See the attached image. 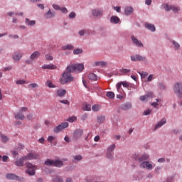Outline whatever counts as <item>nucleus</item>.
<instances>
[{"mask_svg":"<svg viewBox=\"0 0 182 182\" xmlns=\"http://www.w3.org/2000/svg\"><path fill=\"white\" fill-rule=\"evenodd\" d=\"M9 70H12V66H8L4 68V72H9Z\"/></svg>","mask_w":182,"mask_h":182,"instance_id":"nucleus-54","label":"nucleus"},{"mask_svg":"<svg viewBox=\"0 0 182 182\" xmlns=\"http://www.w3.org/2000/svg\"><path fill=\"white\" fill-rule=\"evenodd\" d=\"M111 23H119L120 18L116 16H112L110 18Z\"/></svg>","mask_w":182,"mask_h":182,"instance_id":"nucleus-23","label":"nucleus"},{"mask_svg":"<svg viewBox=\"0 0 182 182\" xmlns=\"http://www.w3.org/2000/svg\"><path fill=\"white\" fill-rule=\"evenodd\" d=\"M154 95L152 92H147L145 95L141 96L140 97V100L141 102H147L149 101V99H152Z\"/></svg>","mask_w":182,"mask_h":182,"instance_id":"nucleus-11","label":"nucleus"},{"mask_svg":"<svg viewBox=\"0 0 182 182\" xmlns=\"http://www.w3.org/2000/svg\"><path fill=\"white\" fill-rule=\"evenodd\" d=\"M92 109L93 112H99L100 110V105H95L92 107Z\"/></svg>","mask_w":182,"mask_h":182,"instance_id":"nucleus-37","label":"nucleus"},{"mask_svg":"<svg viewBox=\"0 0 182 182\" xmlns=\"http://www.w3.org/2000/svg\"><path fill=\"white\" fill-rule=\"evenodd\" d=\"M68 16L70 19H73L74 18H76V13L72 11Z\"/></svg>","mask_w":182,"mask_h":182,"instance_id":"nucleus-51","label":"nucleus"},{"mask_svg":"<svg viewBox=\"0 0 182 182\" xmlns=\"http://www.w3.org/2000/svg\"><path fill=\"white\" fill-rule=\"evenodd\" d=\"M83 69H85V65H83V64H71L68 65L67 71H65L60 77V82L61 85H66L67 83L73 82L75 79L72 76L71 73L75 72V70L82 72Z\"/></svg>","mask_w":182,"mask_h":182,"instance_id":"nucleus-1","label":"nucleus"},{"mask_svg":"<svg viewBox=\"0 0 182 182\" xmlns=\"http://www.w3.org/2000/svg\"><path fill=\"white\" fill-rule=\"evenodd\" d=\"M37 6L40 8V9H45V6L42 4H37Z\"/></svg>","mask_w":182,"mask_h":182,"instance_id":"nucleus-60","label":"nucleus"},{"mask_svg":"<svg viewBox=\"0 0 182 182\" xmlns=\"http://www.w3.org/2000/svg\"><path fill=\"white\" fill-rule=\"evenodd\" d=\"M22 53H15L14 54H13L12 55V58L14 59V60H15L16 62H19V60H21V59L22 58Z\"/></svg>","mask_w":182,"mask_h":182,"instance_id":"nucleus-16","label":"nucleus"},{"mask_svg":"<svg viewBox=\"0 0 182 182\" xmlns=\"http://www.w3.org/2000/svg\"><path fill=\"white\" fill-rule=\"evenodd\" d=\"M131 60L132 62H144V60H146V57L141 56L140 55H132Z\"/></svg>","mask_w":182,"mask_h":182,"instance_id":"nucleus-10","label":"nucleus"},{"mask_svg":"<svg viewBox=\"0 0 182 182\" xmlns=\"http://www.w3.org/2000/svg\"><path fill=\"white\" fill-rule=\"evenodd\" d=\"M82 136H83V129H77L73 132V140H79Z\"/></svg>","mask_w":182,"mask_h":182,"instance_id":"nucleus-6","label":"nucleus"},{"mask_svg":"<svg viewBox=\"0 0 182 182\" xmlns=\"http://www.w3.org/2000/svg\"><path fill=\"white\" fill-rule=\"evenodd\" d=\"M146 5H151V0H145Z\"/></svg>","mask_w":182,"mask_h":182,"instance_id":"nucleus-64","label":"nucleus"},{"mask_svg":"<svg viewBox=\"0 0 182 182\" xmlns=\"http://www.w3.org/2000/svg\"><path fill=\"white\" fill-rule=\"evenodd\" d=\"M24 160H26V159H23V156L19 159L18 161L15 162L16 166H17L18 167H22V166H23Z\"/></svg>","mask_w":182,"mask_h":182,"instance_id":"nucleus-25","label":"nucleus"},{"mask_svg":"<svg viewBox=\"0 0 182 182\" xmlns=\"http://www.w3.org/2000/svg\"><path fill=\"white\" fill-rule=\"evenodd\" d=\"M25 83H26L25 80H18L16 81V85H25Z\"/></svg>","mask_w":182,"mask_h":182,"instance_id":"nucleus-49","label":"nucleus"},{"mask_svg":"<svg viewBox=\"0 0 182 182\" xmlns=\"http://www.w3.org/2000/svg\"><path fill=\"white\" fill-rule=\"evenodd\" d=\"M56 65L53 64H47L42 66V69H48V70H53L56 69Z\"/></svg>","mask_w":182,"mask_h":182,"instance_id":"nucleus-18","label":"nucleus"},{"mask_svg":"<svg viewBox=\"0 0 182 182\" xmlns=\"http://www.w3.org/2000/svg\"><path fill=\"white\" fill-rule=\"evenodd\" d=\"M14 117H15V119H17L18 120L25 119V115L21 112L14 114Z\"/></svg>","mask_w":182,"mask_h":182,"instance_id":"nucleus-19","label":"nucleus"},{"mask_svg":"<svg viewBox=\"0 0 182 182\" xmlns=\"http://www.w3.org/2000/svg\"><path fill=\"white\" fill-rule=\"evenodd\" d=\"M173 92L178 97H182V83L176 82L173 86Z\"/></svg>","mask_w":182,"mask_h":182,"instance_id":"nucleus-3","label":"nucleus"},{"mask_svg":"<svg viewBox=\"0 0 182 182\" xmlns=\"http://www.w3.org/2000/svg\"><path fill=\"white\" fill-rule=\"evenodd\" d=\"M28 89H36L39 87V85L37 83H31L28 85Z\"/></svg>","mask_w":182,"mask_h":182,"instance_id":"nucleus-36","label":"nucleus"},{"mask_svg":"<svg viewBox=\"0 0 182 182\" xmlns=\"http://www.w3.org/2000/svg\"><path fill=\"white\" fill-rule=\"evenodd\" d=\"M26 23L28 26H35V25H36V21L35 20H30L29 18H26Z\"/></svg>","mask_w":182,"mask_h":182,"instance_id":"nucleus-22","label":"nucleus"},{"mask_svg":"<svg viewBox=\"0 0 182 182\" xmlns=\"http://www.w3.org/2000/svg\"><path fill=\"white\" fill-rule=\"evenodd\" d=\"M91 109H92V105H90V104H86L83 107V110L87 112H90V110Z\"/></svg>","mask_w":182,"mask_h":182,"instance_id":"nucleus-38","label":"nucleus"},{"mask_svg":"<svg viewBox=\"0 0 182 182\" xmlns=\"http://www.w3.org/2000/svg\"><path fill=\"white\" fill-rule=\"evenodd\" d=\"M92 15L93 16H102V15H103V12L102 10L94 9L92 10Z\"/></svg>","mask_w":182,"mask_h":182,"instance_id":"nucleus-21","label":"nucleus"},{"mask_svg":"<svg viewBox=\"0 0 182 182\" xmlns=\"http://www.w3.org/2000/svg\"><path fill=\"white\" fill-rule=\"evenodd\" d=\"M6 178H8V180H16L17 181H23V180H25L23 178H20L14 173H7Z\"/></svg>","mask_w":182,"mask_h":182,"instance_id":"nucleus-8","label":"nucleus"},{"mask_svg":"<svg viewBox=\"0 0 182 182\" xmlns=\"http://www.w3.org/2000/svg\"><path fill=\"white\" fill-rule=\"evenodd\" d=\"M46 86H47V87H50V88H55V87H56V85H53V83L50 80H47L46 82Z\"/></svg>","mask_w":182,"mask_h":182,"instance_id":"nucleus-31","label":"nucleus"},{"mask_svg":"<svg viewBox=\"0 0 182 182\" xmlns=\"http://www.w3.org/2000/svg\"><path fill=\"white\" fill-rule=\"evenodd\" d=\"M153 80V75H150L148 78H147V81L148 82H151Z\"/></svg>","mask_w":182,"mask_h":182,"instance_id":"nucleus-62","label":"nucleus"},{"mask_svg":"<svg viewBox=\"0 0 182 182\" xmlns=\"http://www.w3.org/2000/svg\"><path fill=\"white\" fill-rule=\"evenodd\" d=\"M125 15H131V14H133V9L132 7L127 6L124 9Z\"/></svg>","mask_w":182,"mask_h":182,"instance_id":"nucleus-27","label":"nucleus"},{"mask_svg":"<svg viewBox=\"0 0 182 182\" xmlns=\"http://www.w3.org/2000/svg\"><path fill=\"white\" fill-rule=\"evenodd\" d=\"M173 45L174 46V49H180V44L176 41H173Z\"/></svg>","mask_w":182,"mask_h":182,"instance_id":"nucleus-50","label":"nucleus"},{"mask_svg":"<svg viewBox=\"0 0 182 182\" xmlns=\"http://www.w3.org/2000/svg\"><path fill=\"white\" fill-rule=\"evenodd\" d=\"M119 84H121V86L122 85V86L124 87H129L130 86V85L129 84V82H127V81H124V82H119Z\"/></svg>","mask_w":182,"mask_h":182,"instance_id":"nucleus-42","label":"nucleus"},{"mask_svg":"<svg viewBox=\"0 0 182 182\" xmlns=\"http://www.w3.org/2000/svg\"><path fill=\"white\" fill-rule=\"evenodd\" d=\"M44 164L46 166H54V167L63 166V161L59 160L46 159Z\"/></svg>","mask_w":182,"mask_h":182,"instance_id":"nucleus-2","label":"nucleus"},{"mask_svg":"<svg viewBox=\"0 0 182 182\" xmlns=\"http://www.w3.org/2000/svg\"><path fill=\"white\" fill-rule=\"evenodd\" d=\"M82 120H86L87 119V114H84L82 117Z\"/></svg>","mask_w":182,"mask_h":182,"instance_id":"nucleus-63","label":"nucleus"},{"mask_svg":"<svg viewBox=\"0 0 182 182\" xmlns=\"http://www.w3.org/2000/svg\"><path fill=\"white\" fill-rule=\"evenodd\" d=\"M65 95H66V90L59 89L57 90V96H59L60 97H63Z\"/></svg>","mask_w":182,"mask_h":182,"instance_id":"nucleus-24","label":"nucleus"},{"mask_svg":"<svg viewBox=\"0 0 182 182\" xmlns=\"http://www.w3.org/2000/svg\"><path fill=\"white\" fill-rule=\"evenodd\" d=\"M115 148H116V145L115 144H112L108 148V152L112 153V151H113Z\"/></svg>","mask_w":182,"mask_h":182,"instance_id":"nucleus-43","label":"nucleus"},{"mask_svg":"<svg viewBox=\"0 0 182 182\" xmlns=\"http://www.w3.org/2000/svg\"><path fill=\"white\" fill-rule=\"evenodd\" d=\"M1 140H2L3 143H6V141H8V140H9L8 136H6L5 135H1Z\"/></svg>","mask_w":182,"mask_h":182,"instance_id":"nucleus-47","label":"nucleus"},{"mask_svg":"<svg viewBox=\"0 0 182 182\" xmlns=\"http://www.w3.org/2000/svg\"><path fill=\"white\" fill-rule=\"evenodd\" d=\"M105 117L104 116H100L97 117L98 123H103L105 122Z\"/></svg>","mask_w":182,"mask_h":182,"instance_id":"nucleus-45","label":"nucleus"},{"mask_svg":"<svg viewBox=\"0 0 182 182\" xmlns=\"http://www.w3.org/2000/svg\"><path fill=\"white\" fill-rule=\"evenodd\" d=\"M139 75H141V77L142 79H144V78L147 76V73H144V74L139 73Z\"/></svg>","mask_w":182,"mask_h":182,"instance_id":"nucleus-59","label":"nucleus"},{"mask_svg":"<svg viewBox=\"0 0 182 182\" xmlns=\"http://www.w3.org/2000/svg\"><path fill=\"white\" fill-rule=\"evenodd\" d=\"M88 79L90 80H97V75L95 73H90L88 75Z\"/></svg>","mask_w":182,"mask_h":182,"instance_id":"nucleus-29","label":"nucleus"},{"mask_svg":"<svg viewBox=\"0 0 182 182\" xmlns=\"http://www.w3.org/2000/svg\"><path fill=\"white\" fill-rule=\"evenodd\" d=\"M60 11H61V12L63 14H68V9H66L65 7H63V8L60 9Z\"/></svg>","mask_w":182,"mask_h":182,"instance_id":"nucleus-58","label":"nucleus"},{"mask_svg":"<svg viewBox=\"0 0 182 182\" xmlns=\"http://www.w3.org/2000/svg\"><path fill=\"white\" fill-rule=\"evenodd\" d=\"M133 159H134V160H136V161H144V160H149V159H150V156L146 154H144L141 157H139V154H135L134 155H133Z\"/></svg>","mask_w":182,"mask_h":182,"instance_id":"nucleus-7","label":"nucleus"},{"mask_svg":"<svg viewBox=\"0 0 182 182\" xmlns=\"http://www.w3.org/2000/svg\"><path fill=\"white\" fill-rule=\"evenodd\" d=\"M96 66H106L107 65V63L105 61H97L95 63Z\"/></svg>","mask_w":182,"mask_h":182,"instance_id":"nucleus-35","label":"nucleus"},{"mask_svg":"<svg viewBox=\"0 0 182 182\" xmlns=\"http://www.w3.org/2000/svg\"><path fill=\"white\" fill-rule=\"evenodd\" d=\"M77 120V118H76V117H71L68 119V122H69V123H73V122H76Z\"/></svg>","mask_w":182,"mask_h":182,"instance_id":"nucleus-40","label":"nucleus"},{"mask_svg":"<svg viewBox=\"0 0 182 182\" xmlns=\"http://www.w3.org/2000/svg\"><path fill=\"white\" fill-rule=\"evenodd\" d=\"M8 15H9V16H12V15H18V16H22L23 15V13L9 12Z\"/></svg>","mask_w":182,"mask_h":182,"instance_id":"nucleus-44","label":"nucleus"},{"mask_svg":"<svg viewBox=\"0 0 182 182\" xmlns=\"http://www.w3.org/2000/svg\"><path fill=\"white\" fill-rule=\"evenodd\" d=\"M114 11H116L117 12H120L121 11V8L119 6H114Z\"/></svg>","mask_w":182,"mask_h":182,"instance_id":"nucleus-61","label":"nucleus"},{"mask_svg":"<svg viewBox=\"0 0 182 182\" xmlns=\"http://www.w3.org/2000/svg\"><path fill=\"white\" fill-rule=\"evenodd\" d=\"M120 73H122V75H129L131 72L130 69H127V68H121L119 70Z\"/></svg>","mask_w":182,"mask_h":182,"instance_id":"nucleus-28","label":"nucleus"},{"mask_svg":"<svg viewBox=\"0 0 182 182\" xmlns=\"http://www.w3.org/2000/svg\"><path fill=\"white\" fill-rule=\"evenodd\" d=\"M23 159L26 160H36L37 159H39V155L37 154L29 153L26 156H24Z\"/></svg>","mask_w":182,"mask_h":182,"instance_id":"nucleus-12","label":"nucleus"},{"mask_svg":"<svg viewBox=\"0 0 182 182\" xmlns=\"http://www.w3.org/2000/svg\"><path fill=\"white\" fill-rule=\"evenodd\" d=\"M44 16L46 19H49L55 16V13H52V11L48 10V11L44 15Z\"/></svg>","mask_w":182,"mask_h":182,"instance_id":"nucleus-26","label":"nucleus"},{"mask_svg":"<svg viewBox=\"0 0 182 182\" xmlns=\"http://www.w3.org/2000/svg\"><path fill=\"white\" fill-rule=\"evenodd\" d=\"M74 160H75V161H80V160H82V156L80 155L74 156Z\"/></svg>","mask_w":182,"mask_h":182,"instance_id":"nucleus-52","label":"nucleus"},{"mask_svg":"<svg viewBox=\"0 0 182 182\" xmlns=\"http://www.w3.org/2000/svg\"><path fill=\"white\" fill-rule=\"evenodd\" d=\"M132 108V104H124L122 106V109L123 110H129V109Z\"/></svg>","mask_w":182,"mask_h":182,"instance_id":"nucleus-34","label":"nucleus"},{"mask_svg":"<svg viewBox=\"0 0 182 182\" xmlns=\"http://www.w3.org/2000/svg\"><path fill=\"white\" fill-rule=\"evenodd\" d=\"M53 181L54 182H63V179H62V178H60L59 176H55L53 178Z\"/></svg>","mask_w":182,"mask_h":182,"instance_id":"nucleus-39","label":"nucleus"},{"mask_svg":"<svg viewBox=\"0 0 182 182\" xmlns=\"http://www.w3.org/2000/svg\"><path fill=\"white\" fill-rule=\"evenodd\" d=\"M46 60H53V57L49 54L45 55Z\"/></svg>","mask_w":182,"mask_h":182,"instance_id":"nucleus-48","label":"nucleus"},{"mask_svg":"<svg viewBox=\"0 0 182 182\" xmlns=\"http://www.w3.org/2000/svg\"><path fill=\"white\" fill-rule=\"evenodd\" d=\"M131 39L133 42L134 45H136V46H138V48H143V43H141V41H139V39H137L136 37H134V36H132L131 37Z\"/></svg>","mask_w":182,"mask_h":182,"instance_id":"nucleus-14","label":"nucleus"},{"mask_svg":"<svg viewBox=\"0 0 182 182\" xmlns=\"http://www.w3.org/2000/svg\"><path fill=\"white\" fill-rule=\"evenodd\" d=\"M26 166L27 167V170L26 171V173L28 174V176H35L36 170V166L33 165L32 164L28 162L26 164Z\"/></svg>","mask_w":182,"mask_h":182,"instance_id":"nucleus-4","label":"nucleus"},{"mask_svg":"<svg viewBox=\"0 0 182 182\" xmlns=\"http://www.w3.org/2000/svg\"><path fill=\"white\" fill-rule=\"evenodd\" d=\"M145 28H146V29H148L149 31H151V32L156 31V26H154V25H153L150 23H146Z\"/></svg>","mask_w":182,"mask_h":182,"instance_id":"nucleus-17","label":"nucleus"},{"mask_svg":"<svg viewBox=\"0 0 182 182\" xmlns=\"http://www.w3.org/2000/svg\"><path fill=\"white\" fill-rule=\"evenodd\" d=\"M41 56V52L39 51H34L31 55L30 59L31 60H34V59H38Z\"/></svg>","mask_w":182,"mask_h":182,"instance_id":"nucleus-20","label":"nucleus"},{"mask_svg":"<svg viewBox=\"0 0 182 182\" xmlns=\"http://www.w3.org/2000/svg\"><path fill=\"white\" fill-rule=\"evenodd\" d=\"M55 139H56V136H49L47 139L48 143H53V140H55Z\"/></svg>","mask_w":182,"mask_h":182,"instance_id":"nucleus-46","label":"nucleus"},{"mask_svg":"<svg viewBox=\"0 0 182 182\" xmlns=\"http://www.w3.org/2000/svg\"><path fill=\"white\" fill-rule=\"evenodd\" d=\"M140 167L142 168H147V170H152L153 169V164H150L149 161H143L140 164Z\"/></svg>","mask_w":182,"mask_h":182,"instance_id":"nucleus-13","label":"nucleus"},{"mask_svg":"<svg viewBox=\"0 0 182 182\" xmlns=\"http://www.w3.org/2000/svg\"><path fill=\"white\" fill-rule=\"evenodd\" d=\"M53 8H54L56 11H60V7L58 4H53Z\"/></svg>","mask_w":182,"mask_h":182,"instance_id":"nucleus-57","label":"nucleus"},{"mask_svg":"<svg viewBox=\"0 0 182 182\" xmlns=\"http://www.w3.org/2000/svg\"><path fill=\"white\" fill-rule=\"evenodd\" d=\"M68 127H69L68 122H62L61 124H60L58 126L55 127L53 129V132L54 133H60L62 130H64V129H66Z\"/></svg>","mask_w":182,"mask_h":182,"instance_id":"nucleus-5","label":"nucleus"},{"mask_svg":"<svg viewBox=\"0 0 182 182\" xmlns=\"http://www.w3.org/2000/svg\"><path fill=\"white\" fill-rule=\"evenodd\" d=\"M117 90L120 93V95H123V93H124V90L122 88V84H119V82L117 84Z\"/></svg>","mask_w":182,"mask_h":182,"instance_id":"nucleus-30","label":"nucleus"},{"mask_svg":"<svg viewBox=\"0 0 182 182\" xmlns=\"http://www.w3.org/2000/svg\"><path fill=\"white\" fill-rule=\"evenodd\" d=\"M167 122V119L165 118H163L160 122H159L156 125L154 130H157V129L161 127V126H164V124H166Z\"/></svg>","mask_w":182,"mask_h":182,"instance_id":"nucleus-15","label":"nucleus"},{"mask_svg":"<svg viewBox=\"0 0 182 182\" xmlns=\"http://www.w3.org/2000/svg\"><path fill=\"white\" fill-rule=\"evenodd\" d=\"M162 8L165 9V11H167L168 12L170 11H173V12H178V11H180V9L178 7H176L174 6H169L168 4H163Z\"/></svg>","mask_w":182,"mask_h":182,"instance_id":"nucleus-9","label":"nucleus"},{"mask_svg":"<svg viewBox=\"0 0 182 182\" xmlns=\"http://www.w3.org/2000/svg\"><path fill=\"white\" fill-rule=\"evenodd\" d=\"M83 52V50L80 49V48H77L75 50H74L73 53L74 55H79V53H82Z\"/></svg>","mask_w":182,"mask_h":182,"instance_id":"nucleus-41","label":"nucleus"},{"mask_svg":"<svg viewBox=\"0 0 182 182\" xmlns=\"http://www.w3.org/2000/svg\"><path fill=\"white\" fill-rule=\"evenodd\" d=\"M63 50H72V49H73V46L70 45V44H68L67 46H64L62 48Z\"/></svg>","mask_w":182,"mask_h":182,"instance_id":"nucleus-32","label":"nucleus"},{"mask_svg":"<svg viewBox=\"0 0 182 182\" xmlns=\"http://www.w3.org/2000/svg\"><path fill=\"white\" fill-rule=\"evenodd\" d=\"M106 156L107 159H113V154L112 152H107Z\"/></svg>","mask_w":182,"mask_h":182,"instance_id":"nucleus-56","label":"nucleus"},{"mask_svg":"<svg viewBox=\"0 0 182 182\" xmlns=\"http://www.w3.org/2000/svg\"><path fill=\"white\" fill-rule=\"evenodd\" d=\"M150 113H151V109H148L144 112V116H149V114H150Z\"/></svg>","mask_w":182,"mask_h":182,"instance_id":"nucleus-53","label":"nucleus"},{"mask_svg":"<svg viewBox=\"0 0 182 182\" xmlns=\"http://www.w3.org/2000/svg\"><path fill=\"white\" fill-rule=\"evenodd\" d=\"M60 103H63V105H69V101L68 100H60Z\"/></svg>","mask_w":182,"mask_h":182,"instance_id":"nucleus-55","label":"nucleus"},{"mask_svg":"<svg viewBox=\"0 0 182 182\" xmlns=\"http://www.w3.org/2000/svg\"><path fill=\"white\" fill-rule=\"evenodd\" d=\"M106 96L109 97V99H114V92L112 91L107 92Z\"/></svg>","mask_w":182,"mask_h":182,"instance_id":"nucleus-33","label":"nucleus"}]
</instances>
